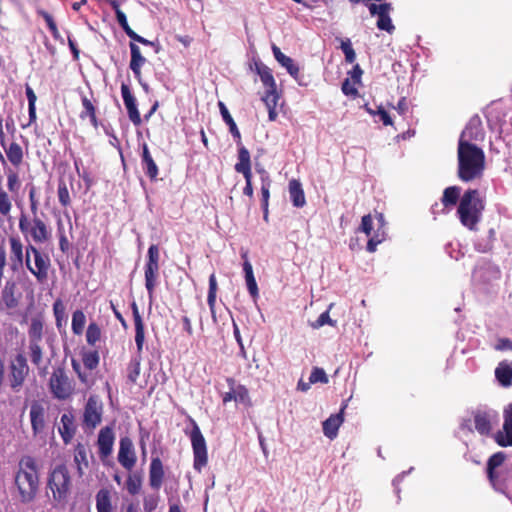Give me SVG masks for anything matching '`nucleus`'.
I'll return each instance as SVG.
<instances>
[{"label": "nucleus", "instance_id": "f257e3e1", "mask_svg": "<svg viewBox=\"0 0 512 512\" xmlns=\"http://www.w3.org/2000/svg\"><path fill=\"white\" fill-rule=\"evenodd\" d=\"M466 132L461 134L458 142V177L463 182H471L483 176L485 170L484 151L475 144L464 139Z\"/></svg>", "mask_w": 512, "mask_h": 512}, {"label": "nucleus", "instance_id": "f03ea898", "mask_svg": "<svg viewBox=\"0 0 512 512\" xmlns=\"http://www.w3.org/2000/svg\"><path fill=\"white\" fill-rule=\"evenodd\" d=\"M14 484L22 503L28 504L35 500L39 492L40 479L39 466L34 457L24 455L20 458Z\"/></svg>", "mask_w": 512, "mask_h": 512}, {"label": "nucleus", "instance_id": "7ed1b4c3", "mask_svg": "<svg viewBox=\"0 0 512 512\" xmlns=\"http://www.w3.org/2000/svg\"><path fill=\"white\" fill-rule=\"evenodd\" d=\"M485 203L480 198L477 189H468L460 199L457 214L463 226L469 230H476L480 222Z\"/></svg>", "mask_w": 512, "mask_h": 512}, {"label": "nucleus", "instance_id": "20e7f679", "mask_svg": "<svg viewBox=\"0 0 512 512\" xmlns=\"http://www.w3.org/2000/svg\"><path fill=\"white\" fill-rule=\"evenodd\" d=\"M18 227L27 244L32 243L37 246L49 242L52 238L49 225L38 213L29 216L22 212Z\"/></svg>", "mask_w": 512, "mask_h": 512}, {"label": "nucleus", "instance_id": "39448f33", "mask_svg": "<svg viewBox=\"0 0 512 512\" xmlns=\"http://www.w3.org/2000/svg\"><path fill=\"white\" fill-rule=\"evenodd\" d=\"M72 479L65 464L56 465L48 475L47 488L52 493V500L56 505H64L71 492Z\"/></svg>", "mask_w": 512, "mask_h": 512}, {"label": "nucleus", "instance_id": "423d86ee", "mask_svg": "<svg viewBox=\"0 0 512 512\" xmlns=\"http://www.w3.org/2000/svg\"><path fill=\"white\" fill-rule=\"evenodd\" d=\"M51 266V259L46 252L32 243L26 245L25 267L39 284H44L48 281Z\"/></svg>", "mask_w": 512, "mask_h": 512}, {"label": "nucleus", "instance_id": "0eeeda50", "mask_svg": "<svg viewBox=\"0 0 512 512\" xmlns=\"http://www.w3.org/2000/svg\"><path fill=\"white\" fill-rule=\"evenodd\" d=\"M131 309L135 326L137 356L133 357L127 365V379L130 383L135 384L141 370V354L145 343V325L136 302H132Z\"/></svg>", "mask_w": 512, "mask_h": 512}, {"label": "nucleus", "instance_id": "6e6552de", "mask_svg": "<svg viewBox=\"0 0 512 512\" xmlns=\"http://www.w3.org/2000/svg\"><path fill=\"white\" fill-rule=\"evenodd\" d=\"M374 218L376 220L375 225L371 214L364 215L358 228V231L365 233V235L369 238L366 246V250L369 253L375 252L377 246L385 241L387 236V222L383 213L375 212Z\"/></svg>", "mask_w": 512, "mask_h": 512}, {"label": "nucleus", "instance_id": "1a4fd4ad", "mask_svg": "<svg viewBox=\"0 0 512 512\" xmlns=\"http://www.w3.org/2000/svg\"><path fill=\"white\" fill-rule=\"evenodd\" d=\"M48 385L52 396L58 400H67L75 392V382L62 366L54 368Z\"/></svg>", "mask_w": 512, "mask_h": 512}, {"label": "nucleus", "instance_id": "9d476101", "mask_svg": "<svg viewBox=\"0 0 512 512\" xmlns=\"http://www.w3.org/2000/svg\"><path fill=\"white\" fill-rule=\"evenodd\" d=\"M192 424V430L186 434L189 436L193 451V468L197 472H201L204 467L208 464V451L206 440L196 423V421L190 418Z\"/></svg>", "mask_w": 512, "mask_h": 512}, {"label": "nucleus", "instance_id": "9b49d317", "mask_svg": "<svg viewBox=\"0 0 512 512\" xmlns=\"http://www.w3.org/2000/svg\"><path fill=\"white\" fill-rule=\"evenodd\" d=\"M160 251L156 244L150 245L147 251V261L144 267L145 287L149 298L154 296L155 288L158 284Z\"/></svg>", "mask_w": 512, "mask_h": 512}, {"label": "nucleus", "instance_id": "f8f14e48", "mask_svg": "<svg viewBox=\"0 0 512 512\" xmlns=\"http://www.w3.org/2000/svg\"><path fill=\"white\" fill-rule=\"evenodd\" d=\"M103 403L98 395H90L87 399L83 414L82 426L88 430H94L102 421Z\"/></svg>", "mask_w": 512, "mask_h": 512}, {"label": "nucleus", "instance_id": "ddd939ff", "mask_svg": "<svg viewBox=\"0 0 512 512\" xmlns=\"http://www.w3.org/2000/svg\"><path fill=\"white\" fill-rule=\"evenodd\" d=\"M8 265L12 272H19L25 264V247L19 236L8 238Z\"/></svg>", "mask_w": 512, "mask_h": 512}, {"label": "nucleus", "instance_id": "4468645a", "mask_svg": "<svg viewBox=\"0 0 512 512\" xmlns=\"http://www.w3.org/2000/svg\"><path fill=\"white\" fill-rule=\"evenodd\" d=\"M118 462L126 470H131L137 462L133 442L128 436L120 439Z\"/></svg>", "mask_w": 512, "mask_h": 512}, {"label": "nucleus", "instance_id": "2eb2a0df", "mask_svg": "<svg viewBox=\"0 0 512 512\" xmlns=\"http://www.w3.org/2000/svg\"><path fill=\"white\" fill-rule=\"evenodd\" d=\"M29 371V367L27 365V360L24 355L18 354L11 362V387L16 389L22 386L27 374Z\"/></svg>", "mask_w": 512, "mask_h": 512}, {"label": "nucleus", "instance_id": "dca6fc26", "mask_svg": "<svg viewBox=\"0 0 512 512\" xmlns=\"http://www.w3.org/2000/svg\"><path fill=\"white\" fill-rule=\"evenodd\" d=\"M30 422L34 436L43 433L46 427V408L42 402L35 400L31 403Z\"/></svg>", "mask_w": 512, "mask_h": 512}, {"label": "nucleus", "instance_id": "f3484780", "mask_svg": "<svg viewBox=\"0 0 512 512\" xmlns=\"http://www.w3.org/2000/svg\"><path fill=\"white\" fill-rule=\"evenodd\" d=\"M115 441L114 430L111 426H105L100 429L97 438L98 454L102 461L108 458L112 451Z\"/></svg>", "mask_w": 512, "mask_h": 512}, {"label": "nucleus", "instance_id": "a211bd4d", "mask_svg": "<svg viewBox=\"0 0 512 512\" xmlns=\"http://www.w3.org/2000/svg\"><path fill=\"white\" fill-rule=\"evenodd\" d=\"M503 419V430L496 433L495 441L501 447L512 446V403L504 408Z\"/></svg>", "mask_w": 512, "mask_h": 512}, {"label": "nucleus", "instance_id": "6ab92c4d", "mask_svg": "<svg viewBox=\"0 0 512 512\" xmlns=\"http://www.w3.org/2000/svg\"><path fill=\"white\" fill-rule=\"evenodd\" d=\"M121 94L128 112L130 121L135 125L139 126L142 123L140 113L137 108L136 99L132 95L129 86L125 83L121 85Z\"/></svg>", "mask_w": 512, "mask_h": 512}, {"label": "nucleus", "instance_id": "aec40b11", "mask_svg": "<svg viewBox=\"0 0 512 512\" xmlns=\"http://www.w3.org/2000/svg\"><path fill=\"white\" fill-rule=\"evenodd\" d=\"M497 414L491 411L478 410L474 413V425L476 431L481 435H489L492 431V422Z\"/></svg>", "mask_w": 512, "mask_h": 512}, {"label": "nucleus", "instance_id": "412c9836", "mask_svg": "<svg viewBox=\"0 0 512 512\" xmlns=\"http://www.w3.org/2000/svg\"><path fill=\"white\" fill-rule=\"evenodd\" d=\"M165 477L164 465L159 456L152 457L149 466V485L154 490H159Z\"/></svg>", "mask_w": 512, "mask_h": 512}, {"label": "nucleus", "instance_id": "4be33fe9", "mask_svg": "<svg viewBox=\"0 0 512 512\" xmlns=\"http://www.w3.org/2000/svg\"><path fill=\"white\" fill-rule=\"evenodd\" d=\"M0 142L2 147L5 150L6 156L8 161L14 166L19 167L23 163V149L20 146V144L16 142H12L9 144V146L6 147L5 140H4V132L2 130V127L0 126Z\"/></svg>", "mask_w": 512, "mask_h": 512}, {"label": "nucleus", "instance_id": "5701e85b", "mask_svg": "<svg viewBox=\"0 0 512 512\" xmlns=\"http://www.w3.org/2000/svg\"><path fill=\"white\" fill-rule=\"evenodd\" d=\"M237 145V162L234 169L237 173H241L243 176L252 175L251 171V157L249 150L243 145L242 140Z\"/></svg>", "mask_w": 512, "mask_h": 512}, {"label": "nucleus", "instance_id": "b1692460", "mask_svg": "<svg viewBox=\"0 0 512 512\" xmlns=\"http://www.w3.org/2000/svg\"><path fill=\"white\" fill-rule=\"evenodd\" d=\"M129 48H130V54H131V60H130L129 67L132 70L134 77L138 81H141V78H142L141 69H142L143 65L147 62V60L142 55L141 50L136 43L130 42Z\"/></svg>", "mask_w": 512, "mask_h": 512}, {"label": "nucleus", "instance_id": "393cba45", "mask_svg": "<svg viewBox=\"0 0 512 512\" xmlns=\"http://www.w3.org/2000/svg\"><path fill=\"white\" fill-rule=\"evenodd\" d=\"M241 257L244 260V262H243V271L245 273V280H246L247 289H248L249 294L251 295V297L254 300H256L258 298V296H259V290H258V285H257L256 279L254 277L252 264L248 260L247 252L242 253Z\"/></svg>", "mask_w": 512, "mask_h": 512}, {"label": "nucleus", "instance_id": "a878e982", "mask_svg": "<svg viewBox=\"0 0 512 512\" xmlns=\"http://www.w3.org/2000/svg\"><path fill=\"white\" fill-rule=\"evenodd\" d=\"M96 101L86 95H81L82 110L79 114L81 120L89 119L94 128H98L99 122L96 116Z\"/></svg>", "mask_w": 512, "mask_h": 512}, {"label": "nucleus", "instance_id": "bb28decb", "mask_svg": "<svg viewBox=\"0 0 512 512\" xmlns=\"http://www.w3.org/2000/svg\"><path fill=\"white\" fill-rule=\"evenodd\" d=\"M59 433L65 444H69L76 433V426L74 424V416L71 413H64L60 419Z\"/></svg>", "mask_w": 512, "mask_h": 512}, {"label": "nucleus", "instance_id": "cd10ccee", "mask_svg": "<svg viewBox=\"0 0 512 512\" xmlns=\"http://www.w3.org/2000/svg\"><path fill=\"white\" fill-rule=\"evenodd\" d=\"M279 99L280 94L277 91V86L273 88H266V91L262 96V101L268 109V118L270 121H275L278 116L276 108L278 106Z\"/></svg>", "mask_w": 512, "mask_h": 512}, {"label": "nucleus", "instance_id": "c85d7f7f", "mask_svg": "<svg viewBox=\"0 0 512 512\" xmlns=\"http://www.w3.org/2000/svg\"><path fill=\"white\" fill-rule=\"evenodd\" d=\"M346 405H344L340 412L332 414L328 419L323 422V433L329 439H334L338 434V429L343 422V411Z\"/></svg>", "mask_w": 512, "mask_h": 512}, {"label": "nucleus", "instance_id": "c756f323", "mask_svg": "<svg viewBox=\"0 0 512 512\" xmlns=\"http://www.w3.org/2000/svg\"><path fill=\"white\" fill-rule=\"evenodd\" d=\"M272 51L275 59L286 68L287 72L294 78L298 79L299 67L294 63L293 59L286 56L281 52L280 48L276 45L272 46Z\"/></svg>", "mask_w": 512, "mask_h": 512}, {"label": "nucleus", "instance_id": "7c9ffc66", "mask_svg": "<svg viewBox=\"0 0 512 512\" xmlns=\"http://www.w3.org/2000/svg\"><path fill=\"white\" fill-rule=\"evenodd\" d=\"M495 378L503 387L512 386V363L507 360L499 362L495 368Z\"/></svg>", "mask_w": 512, "mask_h": 512}, {"label": "nucleus", "instance_id": "2f4dec72", "mask_svg": "<svg viewBox=\"0 0 512 512\" xmlns=\"http://www.w3.org/2000/svg\"><path fill=\"white\" fill-rule=\"evenodd\" d=\"M226 382H227L229 388L233 390V395L235 396V398H234L235 402L242 403L246 406L251 405L249 391L244 385L237 384L236 380L232 377H228L226 379Z\"/></svg>", "mask_w": 512, "mask_h": 512}, {"label": "nucleus", "instance_id": "473e14b6", "mask_svg": "<svg viewBox=\"0 0 512 512\" xmlns=\"http://www.w3.org/2000/svg\"><path fill=\"white\" fill-rule=\"evenodd\" d=\"M74 462L76 464V469L79 477H82L84 474V470L89 467L88 455L86 445L83 443H77L74 448Z\"/></svg>", "mask_w": 512, "mask_h": 512}, {"label": "nucleus", "instance_id": "72a5a7b5", "mask_svg": "<svg viewBox=\"0 0 512 512\" xmlns=\"http://www.w3.org/2000/svg\"><path fill=\"white\" fill-rule=\"evenodd\" d=\"M142 167L145 171V174L147 177H149L151 180L156 179L158 176V166L156 165L155 161L153 160L148 145L146 143L143 144V152H142Z\"/></svg>", "mask_w": 512, "mask_h": 512}, {"label": "nucleus", "instance_id": "f704fd0d", "mask_svg": "<svg viewBox=\"0 0 512 512\" xmlns=\"http://www.w3.org/2000/svg\"><path fill=\"white\" fill-rule=\"evenodd\" d=\"M218 106L223 121L228 125L229 131L233 136L234 141L236 142V144H240V140H242V137L234 119L232 118L231 114L229 113L227 107L223 102H219Z\"/></svg>", "mask_w": 512, "mask_h": 512}, {"label": "nucleus", "instance_id": "c9c22d12", "mask_svg": "<svg viewBox=\"0 0 512 512\" xmlns=\"http://www.w3.org/2000/svg\"><path fill=\"white\" fill-rule=\"evenodd\" d=\"M290 199L295 207H303L306 204L305 194L301 183L298 180L289 182Z\"/></svg>", "mask_w": 512, "mask_h": 512}, {"label": "nucleus", "instance_id": "e433bc0d", "mask_svg": "<svg viewBox=\"0 0 512 512\" xmlns=\"http://www.w3.org/2000/svg\"><path fill=\"white\" fill-rule=\"evenodd\" d=\"M97 512H112L111 492L107 488L100 489L96 494Z\"/></svg>", "mask_w": 512, "mask_h": 512}, {"label": "nucleus", "instance_id": "4c0bfd02", "mask_svg": "<svg viewBox=\"0 0 512 512\" xmlns=\"http://www.w3.org/2000/svg\"><path fill=\"white\" fill-rule=\"evenodd\" d=\"M255 68L265 88H273L277 86L272 70L268 66L263 63H256Z\"/></svg>", "mask_w": 512, "mask_h": 512}, {"label": "nucleus", "instance_id": "58836bf2", "mask_svg": "<svg viewBox=\"0 0 512 512\" xmlns=\"http://www.w3.org/2000/svg\"><path fill=\"white\" fill-rule=\"evenodd\" d=\"M44 323L41 318L31 319L28 329L29 342H42Z\"/></svg>", "mask_w": 512, "mask_h": 512}, {"label": "nucleus", "instance_id": "ea45409f", "mask_svg": "<svg viewBox=\"0 0 512 512\" xmlns=\"http://www.w3.org/2000/svg\"><path fill=\"white\" fill-rule=\"evenodd\" d=\"M393 9H385L377 16L378 20L376 22V26L379 30L386 31L389 34H392L395 31V26L392 23L390 12Z\"/></svg>", "mask_w": 512, "mask_h": 512}, {"label": "nucleus", "instance_id": "a19ab883", "mask_svg": "<svg viewBox=\"0 0 512 512\" xmlns=\"http://www.w3.org/2000/svg\"><path fill=\"white\" fill-rule=\"evenodd\" d=\"M86 324V316L80 309L72 313L71 329L75 335H82Z\"/></svg>", "mask_w": 512, "mask_h": 512}, {"label": "nucleus", "instance_id": "79ce46f5", "mask_svg": "<svg viewBox=\"0 0 512 512\" xmlns=\"http://www.w3.org/2000/svg\"><path fill=\"white\" fill-rule=\"evenodd\" d=\"M28 354L32 364L40 368L43 363V349L41 342H29Z\"/></svg>", "mask_w": 512, "mask_h": 512}, {"label": "nucleus", "instance_id": "37998d69", "mask_svg": "<svg viewBox=\"0 0 512 512\" xmlns=\"http://www.w3.org/2000/svg\"><path fill=\"white\" fill-rule=\"evenodd\" d=\"M460 191V188L457 186L447 187L443 192V196L441 199L442 204L445 207H451L456 205L460 197Z\"/></svg>", "mask_w": 512, "mask_h": 512}, {"label": "nucleus", "instance_id": "c03bdc74", "mask_svg": "<svg viewBox=\"0 0 512 512\" xmlns=\"http://www.w3.org/2000/svg\"><path fill=\"white\" fill-rule=\"evenodd\" d=\"M81 359L86 369L94 370L100 362L99 352L97 350L82 351Z\"/></svg>", "mask_w": 512, "mask_h": 512}, {"label": "nucleus", "instance_id": "a18cd8bd", "mask_svg": "<svg viewBox=\"0 0 512 512\" xmlns=\"http://www.w3.org/2000/svg\"><path fill=\"white\" fill-rule=\"evenodd\" d=\"M57 196L59 203L63 208H67L71 205L72 200L70 197L69 188L64 179H59L58 181Z\"/></svg>", "mask_w": 512, "mask_h": 512}, {"label": "nucleus", "instance_id": "49530a36", "mask_svg": "<svg viewBox=\"0 0 512 512\" xmlns=\"http://www.w3.org/2000/svg\"><path fill=\"white\" fill-rule=\"evenodd\" d=\"M216 295H217V280L214 273H212L209 277V290L207 303L210 308L212 317H215V305H216Z\"/></svg>", "mask_w": 512, "mask_h": 512}, {"label": "nucleus", "instance_id": "de8ad7c7", "mask_svg": "<svg viewBox=\"0 0 512 512\" xmlns=\"http://www.w3.org/2000/svg\"><path fill=\"white\" fill-rule=\"evenodd\" d=\"M102 331L100 326L96 322L89 323L86 330V341L88 345L94 347L97 342L100 341Z\"/></svg>", "mask_w": 512, "mask_h": 512}, {"label": "nucleus", "instance_id": "09e8293b", "mask_svg": "<svg viewBox=\"0 0 512 512\" xmlns=\"http://www.w3.org/2000/svg\"><path fill=\"white\" fill-rule=\"evenodd\" d=\"M53 314L55 317L56 326L57 328H60L62 326V323L66 322L67 320L66 307L62 299L58 298L54 301Z\"/></svg>", "mask_w": 512, "mask_h": 512}, {"label": "nucleus", "instance_id": "8fccbe9b", "mask_svg": "<svg viewBox=\"0 0 512 512\" xmlns=\"http://www.w3.org/2000/svg\"><path fill=\"white\" fill-rule=\"evenodd\" d=\"M262 185H261V202H262V209L267 210L269 206V198H270V186H271V180L269 176H266L265 178H261Z\"/></svg>", "mask_w": 512, "mask_h": 512}, {"label": "nucleus", "instance_id": "3c124183", "mask_svg": "<svg viewBox=\"0 0 512 512\" xmlns=\"http://www.w3.org/2000/svg\"><path fill=\"white\" fill-rule=\"evenodd\" d=\"M142 481L140 476L129 475L126 480V489L129 494L136 495L141 489Z\"/></svg>", "mask_w": 512, "mask_h": 512}, {"label": "nucleus", "instance_id": "603ef678", "mask_svg": "<svg viewBox=\"0 0 512 512\" xmlns=\"http://www.w3.org/2000/svg\"><path fill=\"white\" fill-rule=\"evenodd\" d=\"M506 459V454L502 451L496 452L491 455L487 461V470H495L500 467Z\"/></svg>", "mask_w": 512, "mask_h": 512}, {"label": "nucleus", "instance_id": "864d4df0", "mask_svg": "<svg viewBox=\"0 0 512 512\" xmlns=\"http://www.w3.org/2000/svg\"><path fill=\"white\" fill-rule=\"evenodd\" d=\"M341 50L345 55V61L347 63H353L356 59V53L352 47L350 39H345L341 42Z\"/></svg>", "mask_w": 512, "mask_h": 512}, {"label": "nucleus", "instance_id": "5fc2aeb1", "mask_svg": "<svg viewBox=\"0 0 512 512\" xmlns=\"http://www.w3.org/2000/svg\"><path fill=\"white\" fill-rule=\"evenodd\" d=\"M309 381L312 384L318 382L326 384L328 383L329 380L325 371L322 368L314 367L310 374Z\"/></svg>", "mask_w": 512, "mask_h": 512}, {"label": "nucleus", "instance_id": "6e6d98bb", "mask_svg": "<svg viewBox=\"0 0 512 512\" xmlns=\"http://www.w3.org/2000/svg\"><path fill=\"white\" fill-rule=\"evenodd\" d=\"M12 208V204L7 192L0 191V214L2 216H8Z\"/></svg>", "mask_w": 512, "mask_h": 512}, {"label": "nucleus", "instance_id": "4d7b16f0", "mask_svg": "<svg viewBox=\"0 0 512 512\" xmlns=\"http://www.w3.org/2000/svg\"><path fill=\"white\" fill-rule=\"evenodd\" d=\"M341 90L344 95L356 98L358 96V90L354 83H351L350 78H346L341 86Z\"/></svg>", "mask_w": 512, "mask_h": 512}, {"label": "nucleus", "instance_id": "13d9d810", "mask_svg": "<svg viewBox=\"0 0 512 512\" xmlns=\"http://www.w3.org/2000/svg\"><path fill=\"white\" fill-rule=\"evenodd\" d=\"M493 348L500 352L512 351V340L506 337L498 338Z\"/></svg>", "mask_w": 512, "mask_h": 512}, {"label": "nucleus", "instance_id": "bf43d9fd", "mask_svg": "<svg viewBox=\"0 0 512 512\" xmlns=\"http://www.w3.org/2000/svg\"><path fill=\"white\" fill-rule=\"evenodd\" d=\"M7 187L10 192H15L19 188L18 174L12 170L7 172Z\"/></svg>", "mask_w": 512, "mask_h": 512}, {"label": "nucleus", "instance_id": "052dcab7", "mask_svg": "<svg viewBox=\"0 0 512 512\" xmlns=\"http://www.w3.org/2000/svg\"><path fill=\"white\" fill-rule=\"evenodd\" d=\"M41 16L44 18L47 26H48V29L49 31L51 32V34L57 38L58 37V34H59V31H58V28H57V25L53 19V17L46 11H41L40 12Z\"/></svg>", "mask_w": 512, "mask_h": 512}, {"label": "nucleus", "instance_id": "680f3d73", "mask_svg": "<svg viewBox=\"0 0 512 512\" xmlns=\"http://www.w3.org/2000/svg\"><path fill=\"white\" fill-rule=\"evenodd\" d=\"M117 21L119 25L122 27L124 32L130 38L134 34V30L129 26L126 15L124 12L116 14Z\"/></svg>", "mask_w": 512, "mask_h": 512}, {"label": "nucleus", "instance_id": "e2e57ef3", "mask_svg": "<svg viewBox=\"0 0 512 512\" xmlns=\"http://www.w3.org/2000/svg\"><path fill=\"white\" fill-rule=\"evenodd\" d=\"M369 12L372 16H378L382 10L385 9H393L392 4L388 2H384L381 4L371 3L368 5Z\"/></svg>", "mask_w": 512, "mask_h": 512}, {"label": "nucleus", "instance_id": "0e129e2a", "mask_svg": "<svg viewBox=\"0 0 512 512\" xmlns=\"http://www.w3.org/2000/svg\"><path fill=\"white\" fill-rule=\"evenodd\" d=\"M71 365H72V368H73V371L76 373L79 381L82 383V384H85L87 385L88 384V376L86 373H84L81 369V366H80V363L75 360V359H72L71 361Z\"/></svg>", "mask_w": 512, "mask_h": 512}, {"label": "nucleus", "instance_id": "69168bd1", "mask_svg": "<svg viewBox=\"0 0 512 512\" xmlns=\"http://www.w3.org/2000/svg\"><path fill=\"white\" fill-rule=\"evenodd\" d=\"M348 74L350 76V80H352L354 84H361L363 70L359 64L354 65L353 69L349 71Z\"/></svg>", "mask_w": 512, "mask_h": 512}, {"label": "nucleus", "instance_id": "338daca9", "mask_svg": "<svg viewBox=\"0 0 512 512\" xmlns=\"http://www.w3.org/2000/svg\"><path fill=\"white\" fill-rule=\"evenodd\" d=\"M29 203H30V211L32 214L38 213L39 210V202L36 198V190L35 188H31L29 191Z\"/></svg>", "mask_w": 512, "mask_h": 512}, {"label": "nucleus", "instance_id": "774afa93", "mask_svg": "<svg viewBox=\"0 0 512 512\" xmlns=\"http://www.w3.org/2000/svg\"><path fill=\"white\" fill-rule=\"evenodd\" d=\"M131 40H133L134 42H138L142 45H145V46H150V47H155L156 48V52H158L159 50V46L156 45L155 42L153 41H150L140 35H138L136 32H134V34L130 37Z\"/></svg>", "mask_w": 512, "mask_h": 512}]
</instances>
